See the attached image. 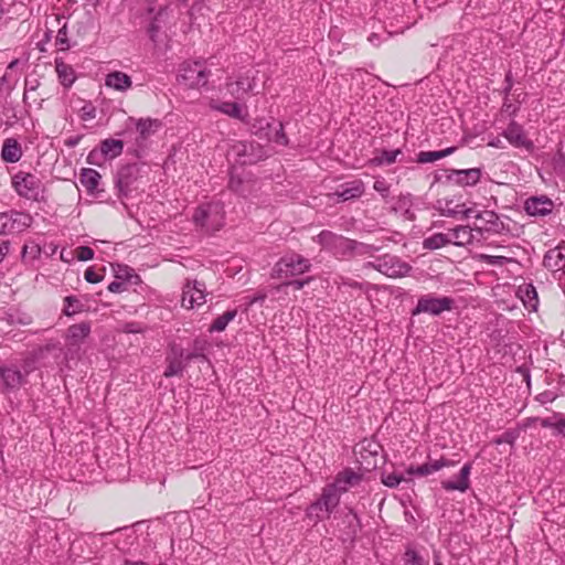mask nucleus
I'll return each mask as SVG.
<instances>
[{
  "mask_svg": "<svg viewBox=\"0 0 565 565\" xmlns=\"http://www.w3.org/2000/svg\"><path fill=\"white\" fill-rule=\"evenodd\" d=\"M519 110V108L516 106H514L508 97H504V102H503V105H502V111L509 114L510 116H514L516 114V111Z\"/></svg>",
  "mask_w": 565,
  "mask_h": 565,
  "instance_id": "680f3d73",
  "label": "nucleus"
},
{
  "mask_svg": "<svg viewBox=\"0 0 565 565\" xmlns=\"http://www.w3.org/2000/svg\"><path fill=\"white\" fill-rule=\"evenodd\" d=\"M256 73L253 70H248L245 73L239 74L236 79H228L226 88L228 93L235 99H244V97L250 93H254L256 87Z\"/></svg>",
  "mask_w": 565,
  "mask_h": 565,
  "instance_id": "9d476101",
  "label": "nucleus"
},
{
  "mask_svg": "<svg viewBox=\"0 0 565 565\" xmlns=\"http://www.w3.org/2000/svg\"><path fill=\"white\" fill-rule=\"evenodd\" d=\"M450 244L457 245V246H465L467 244H470L473 235H472V228L469 226L459 225L448 233Z\"/></svg>",
  "mask_w": 565,
  "mask_h": 565,
  "instance_id": "7c9ffc66",
  "label": "nucleus"
},
{
  "mask_svg": "<svg viewBox=\"0 0 565 565\" xmlns=\"http://www.w3.org/2000/svg\"><path fill=\"white\" fill-rule=\"evenodd\" d=\"M22 147L15 138L3 140L1 159L7 163H15L22 158Z\"/></svg>",
  "mask_w": 565,
  "mask_h": 565,
  "instance_id": "412c9836",
  "label": "nucleus"
},
{
  "mask_svg": "<svg viewBox=\"0 0 565 565\" xmlns=\"http://www.w3.org/2000/svg\"><path fill=\"white\" fill-rule=\"evenodd\" d=\"M55 70H56L60 83L64 87L70 88L76 79L75 71L73 70V67L64 62L56 61Z\"/></svg>",
  "mask_w": 565,
  "mask_h": 565,
  "instance_id": "72a5a7b5",
  "label": "nucleus"
},
{
  "mask_svg": "<svg viewBox=\"0 0 565 565\" xmlns=\"http://www.w3.org/2000/svg\"><path fill=\"white\" fill-rule=\"evenodd\" d=\"M86 282H100L104 277L95 271L94 267H89L85 270L84 275Z\"/></svg>",
  "mask_w": 565,
  "mask_h": 565,
  "instance_id": "13d9d810",
  "label": "nucleus"
},
{
  "mask_svg": "<svg viewBox=\"0 0 565 565\" xmlns=\"http://www.w3.org/2000/svg\"><path fill=\"white\" fill-rule=\"evenodd\" d=\"M504 83H505V86L503 88V94H504V97H509V95L512 90V87H513V77H512L511 71L507 72Z\"/></svg>",
  "mask_w": 565,
  "mask_h": 565,
  "instance_id": "bf43d9fd",
  "label": "nucleus"
},
{
  "mask_svg": "<svg viewBox=\"0 0 565 565\" xmlns=\"http://www.w3.org/2000/svg\"><path fill=\"white\" fill-rule=\"evenodd\" d=\"M373 189L379 192L384 199L390 194V185L385 180H376L373 184Z\"/></svg>",
  "mask_w": 565,
  "mask_h": 565,
  "instance_id": "6e6d98bb",
  "label": "nucleus"
},
{
  "mask_svg": "<svg viewBox=\"0 0 565 565\" xmlns=\"http://www.w3.org/2000/svg\"><path fill=\"white\" fill-rule=\"evenodd\" d=\"M452 201H446L445 207L440 209V214L448 217H457L461 210H459L460 205L451 207Z\"/></svg>",
  "mask_w": 565,
  "mask_h": 565,
  "instance_id": "864d4df0",
  "label": "nucleus"
},
{
  "mask_svg": "<svg viewBox=\"0 0 565 565\" xmlns=\"http://www.w3.org/2000/svg\"><path fill=\"white\" fill-rule=\"evenodd\" d=\"M401 154V150H382L379 156L372 159V162L376 166L392 164L396 161L397 156Z\"/></svg>",
  "mask_w": 565,
  "mask_h": 565,
  "instance_id": "c03bdc74",
  "label": "nucleus"
},
{
  "mask_svg": "<svg viewBox=\"0 0 565 565\" xmlns=\"http://www.w3.org/2000/svg\"><path fill=\"white\" fill-rule=\"evenodd\" d=\"M11 186L15 193L31 202H44L45 188L39 177L31 172L18 171L11 177Z\"/></svg>",
  "mask_w": 565,
  "mask_h": 565,
  "instance_id": "f03ea898",
  "label": "nucleus"
},
{
  "mask_svg": "<svg viewBox=\"0 0 565 565\" xmlns=\"http://www.w3.org/2000/svg\"><path fill=\"white\" fill-rule=\"evenodd\" d=\"M212 107L232 118L243 119L242 107L236 102H223V103H221L218 105H214Z\"/></svg>",
  "mask_w": 565,
  "mask_h": 565,
  "instance_id": "58836bf2",
  "label": "nucleus"
},
{
  "mask_svg": "<svg viewBox=\"0 0 565 565\" xmlns=\"http://www.w3.org/2000/svg\"><path fill=\"white\" fill-rule=\"evenodd\" d=\"M194 359H205L198 352H188L180 344L171 343L166 355V377L181 376L188 364Z\"/></svg>",
  "mask_w": 565,
  "mask_h": 565,
  "instance_id": "7ed1b4c3",
  "label": "nucleus"
},
{
  "mask_svg": "<svg viewBox=\"0 0 565 565\" xmlns=\"http://www.w3.org/2000/svg\"><path fill=\"white\" fill-rule=\"evenodd\" d=\"M99 150L106 159H115L124 151V142L119 139L107 138L100 141Z\"/></svg>",
  "mask_w": 565,
  "mask_h": 565,
  "instance_id": "c756f323",
  "label": "nucleus"
},
{
  "mask_svg": "<svg viewBox=\"0 0 565 565\" xmlns=\"http://www.w3.org/2000/svg\"><path fill=\"white\" fill-rule=\"evenodd\" d=\"M102 179L100 173L92 168L82 169L79 181L89 194L98 191V184Z\"/></svg>",
  "mask_w": 565,
  "mask_h": 565,
  "instance_id": "c85d7f7f",
  "label": "nucleus"
},
{
  "mask_svg": "<svg viewBox=\"0 0 565 565\" xmlns=\"http://www.w3.org/2000/svg\"><path fill=\"white\" fill-rule=\"evenodd\" d=\"M78 260L86 262L94 257V250L88 246H79L74 250Z\"/></svg>",
  "mask_w": 565,
  "mask_h": 565,
  "instance_id": "8fccbe9b",
  "label": "nucleus"
},
{
  "mask_svg": "<svg viewBox=\"0 0 565 565\" xmlns=\"http://www.w3.org/2000/svg\"><path fill=\"white\" fill-rule=\"evenodd\" d=\"M471 472V463H465L460 469L457 480H444L441 481L443 489L447 491H460L465 492L469 489L470 481L469 476Z\"/></svg>",
  "mask_w": 565,
  "mask_h": 565,
  "instance_id": "aec40b11",
  "label": "nucleus"
},
{
  "mask_svg": "<svg viewBox=\"0 0 565 565\" xmlns=\"http://www.w3.org/2000/svg\"><path fill=\"white\" fill-rule=\"evenodd\" d=\"M482 175L480 168L471 169H446L444 170V177L446 182L454 183L459 186H473L476 185Z\"/></svg>",
  "mask_w": 565,
  "mask_h": 565,
  "instance_id": "f8f14e48",
  "label": "nucleus"
},
{
  "mask_svg": "<svg viewBox=\"0 0 565 565\" xmlns=\"http://www.w3.org/2000/svg\"><path fill=\"white\" fill-rule=\"evenodd\" d=\"M311 263L299 254L286 255L275 265L271 274L273 279H288L309 271Z\"/></svg>",
  "mask_w": 565,
  "mask_h": 565,
  "instance_id": "20e7f679",
  "label": "nucleus"
},
{
  "mask_svg": "<svg viewBox=\"0 0 565 565\" xmlns=\"http://www.w3.org/2000/svg\"><path fill=\"white\" fill-rule=\"evenodd\" d=\"M551 164L557 175L565 178V154L561 149L552 157Z\"/></svg>",
  "mask_w": 565,
  "mask_h": 565,
  "instance_id": "49530a36",
  "label": "nucleus"
},
{
  "mask_svg": "<svg viewBox=\"0 0 565 565\" xmlns=\"http://www.w3.org/2000/svg\"><path fill=\"white\" fill-rule=\"evenodd\" d=\"M56 44L60 46V50H62V51L70 49L66 25L62 26L57 31Z\"/></svg>",
  "mask_w": 565,
  "mask_h": 565,
  "instance_id": "3c124183",
  "label": "nucleus"
},
{
  "mask_svg": "<svg viewBox=\"0 0 565 565\" xmlns=\"http://www.w3.org/2000/svg\"><path fill=\"white\" fill-rule=\"evenodd\" d=\"M276 120L273 119L271 121L265 119V118H257L252 124V132L262 140H267L270 138V135L273 132V128Z\"/></svg>",
  "mask_w": 565,
  "mask_h": 565,
  "instance_id": "473e14b6",
  "label": "nucleus"
},
{
  "mask_svg": "<svg viewBox=\"0 0 565 565\" xmlns=\"http://www.w3.org/2000/svg\"><path fill=\"white\" fill-rule=\"evenodd\" d=\"M316 241L323 248L339 256H349L354 253L367 254L379 250V248L373 245L360 243L327 230L321 231L317 235Z\"/></svg>",
  "mask_w": 565,
  "mask_h": 565,
  "instance_id": "f257e3e1",
  "label": "nucleus"
},
{
  "mask_svg": "<svg viewBox=\"0 0 565 565\" xmlns=\"http://www.w3.org/2000/svg\"><path fill=\"white\" fill-rule=\"evenodd\" d=\"M10 242L8 239H0V263L3 260L6 255L9 253Z\"/></svg>",
  "mask_w": 565,
  "mask_h": 565,
  "instance_id": "e2e57ef3",
  "label": "nucleus"
},
{
  "mask_svg": "<svg viewBox=\"0 0 565 565\" xmlns=\"http://www.w3.org/2000/svg\"><path fill=\"white\" fill-rule=\"evenodd\" d=\"M412 205H413L412 195L409 193H407V194H401L397 198V200L392 209L395 212H402L407 218L413 220L414 213L411 212Z\"/></svg>",
  "mask_w": 565,
  "mask_h": 565,
  "instance_id": "ea45409f",
  "label": "nucleus"
},
{
  "mask_svg": "<svg viewBox=\"0 0 565 565\" xmlns=\"http://www.w3.org/2000/svg\"><path fill=\"white\" fill-rule=\"evenodd\" d=\"M41 246L34 241H28L21 250V257L24 263H32L41 255Z\"/></svg>",
  "mask_w": 565,
  "mask_h": 565,
  "instance_id": "a19ab883",
  "label": "nucleus"
},
{
  "mask_svg": "<svg viewBox=\"0 0 565 565\" xmlns=\"http://www.w3.org/2000/svg\"><path fill=\"white\" fill-rule=\"evenodd\" d=\"M518 297L522 300L525 308L535 311L539 305L537 292L534 285H519Z\"/></svg>",
  "mask_w": 565,
  "mask_h": 565,
  "instance_id": "cd10ccee",
  "label": "nucleus"
},
{
  "mask_svg": "<svg viewBox=\"0 0 565 565\" xmlns=\"http://www.w3.org/2000/svg\"><path fill=\"white\" fill-rule=\"evenodd\" d=\"M65 307L63 309V312L71 317L78 312L84 311L85 305L75 296H67L65 299Z\"/></svg>",
  "mask_w": 565,
  "mask_h": 565,
  "instance_id": "79ce46f5",
  "label": "nucleus"
},
{
  "mask_svg": "<svg viewBox=\"0 0 565 565\" xmlns=\"http://www.w3.org/2000/svg\"><path fill=\"white\" fill-rule=\"evenodd\" d=\"M555 398V396L553 395V393H550V392H544L542 394H540L537 396V399L541 402V403H547V402H553Z\"/></svg>",
  "mask_w": 565,
  "mask_h": 565,
  "instance_id": "69168bd1",
  "label": "nucleus"
},
{
  "mask_svg": "<svg viewBox=\"0 0 565 565\" xmlns=\"http://www.w3.org/2000/svg\"><path fill=\"white\" fill-rule=\"evenodd\" d=\"M554 429L556 430L557 435L565 436V418H559L555 423Z\"/></svg>",
  "mask_w": 565,
  "mask_h": 565,
  "instance_id": "0e129e2a",
  "label": "nucleus"
},
{
  "mask_svg": "<svg viewBox=\"0 0 565 565\" xmlns=\"http://www.w3.org/2000/svg\"><path fill=\"white\" fill-rule=\"evenodd\" d=\"M90 329L92 326L88 321L72 324L67 329V341L71 345H79L90 334Z\"/></svg>",
  "mask_w": 565,
  "mask_h": 565,
  "instance_id": "393cba45",
  "label": "nucleus"
},
{
  "mask_svg": "<svg viewBox=\"0 0 565 565\" xmlns=\"http://www.w3.org/2000/svg\"><path fill=\"white\" fill-rule=\"evenodd\" d=\"M268 141H273L279 146L287 147L289 145V139L284 130V125L281 121H276L273 128V132Z\"/></svg>",
  "mask_w": 565,
  "mask_h": 565,
  "instance_id": "37998d69",
  "label": "nucleus"
},
{
  "mask_svg": "<svg viewBox=\"0 0 565 565\" xmlns=\"http://www.w3.org/2000/svg\"><path fill=\"white\" fill-rule=\"evenodd\" d=\"M33 217L26 212L11 210L0 213V235L21 233L31 226Z\"/></svg>",
  "mask_w": 565,
  "mask_h": 565,
  "instance_id": "0eeeda50",
  "label": "nucleus"
},
{
  "mask_svg": "<svg viewBox=\"0 0 565 565\" xmlns=\"http://www.w3.org/2000/svg\"><path fill=\"white\" fill-rule=\"evenodd\" d=\"M148 35L154 46H159L162 42V39L160 38V26L158 24V18L156 17L148 26Z\"/></svg>",
  "mask_w": 565,
  "mask_h": 565,
  "instance_id": "de8ad7c7",
  "label": "nucleus"
},
{
  "mask_svg": "<svg viewBox=\"0 0 565 565\" xmlns=\"http://www.w3.org/2000/svg\"><path fill=\"white\" fill-rule=\"evenodd\" d=\"M406 562L411 565H427L423 557L415 550H407L405 553Z\"/></svg>",
  "mask_w": 565,
  "mask_h": 565,
  "instance_id": "603ef678",
  "label": "nucleus"
},
{
  "mask_svg": "<svg viewBox=\"0 0 565 565\" xmlns=\"http://www.w3.org/2000/svg\"><path fill=\"white\" fill-rule=\"evenodd\" d=\"M377 270L390 278L405 277L412 267L396 256L386 255L379 259Z\"/></svg>",
  "mask_w": 565,
  "mask_h": 565,
  "instance_id": "ddd939ff",
  "label": "nucleus"
},
{
  "mask_svg": "<svg viewBox=\"0 0 565 565\" xmlns=\"http://www.w3.org/2000/svg\"><path fill=\"white\" fill-rule=\"evenodd\" d=\"M140 178V167L138 163H128L118 169L115 185L119 198H126L135 189V183Z\"/></svg>",
  "mask_w": 565,
  "mask_h": 565,
  "instance_id": "1a4fd4ad",
  "label": "nucleus"
},
{
  "mask_svg": "<svg viewBox=\"0 0 565 565\" xmlns=\"http://www.w3.org/2000/svg\"><path fill=\"white\" fill-rule=\"evenodd\" d=\"M456 147H449L439 151H422L418 153L417 162L419 163H428L434 162L436 160L443 159L451 153H454Z\"/></svg>",
  "mask_w": 565,
  "mask_h": 565,
  "instance_id": "e433bc0d",
  "label": "nucleus"
},
{
  "mask_svg": "<svg viewBox=\"0 0 565 565\" xmlns=\"http://www.w3.org/2000/svg\"><path fill=\"white\" fill-rule=\"evenodd\" d=\"M103 153L98 149H93L87 156V162L94 166H100L102 161L105 160Z\"/></svg>",
  "mask_w": 565,
  "mask_h": 565,
  "instance_id": "5fc2aeb1",
  "label": "nucleus"
},
{
  "mask_svg": "<svg viewBox=\"0 0 565 565\" xmlns=\"http://www.w3.org/2000/svg\"><path fill=\"white\" fill-rule=\"evenodd\" d=\"M362 475L353 471L352 469H344L339 472L333 483H331L339 493L347 492L350 488L360 484Z\"/></svg>",
  "mask_w": 565,
  "mask_h": 565,
  "instance_id": "f3484780",
  "label": "nucleus"
},
{
  "mask_svg": "<svg viewBox=\"0 0 565 565\" xmlns=\"http://www.w3.org/2000/svg\"><path fill=\"white\" fill-rule=\"evenodd\" d=\"M481 258L489 265L507 267L504 270L509 273H516L521 269V264L512 257L481 255Z\"/></svg>",
  "mask_w": 565,
  "mask_h": 565,
  "instance_id": "bb28decb",
  "label": "nucleus"
},
{
  "mask_svg": "<svg viewBox=\"0 0 565 565\" xmlns=\"http://www.w3.org/2000/svg\"><path fill=\"white\" fill-rule=\"evenodd\" d=\"M203 303H205L204 289L198 288L196 285H185L181 299L182 307L193 309L195 306H202Z\"/></svg>",
  "mask_w": 565,
  "mask_h": 565,
  "instance_id": "6ab92c4d",
  "label": "nucleus"
},
{
  "mask_svg": "<svg viewBox=\"0 0 565 565\" xmlns=\"http://www.w3.org/2000/svg\"><path fill=\"white\" fill-rule=\"evenodd\" d=\"M0 374L4 385L9 388L20 386L23 380L21 372L14 367H2Z\"/></svg>",
  "mask_w": 565,
  "mask_h": 565,
  "instance_id": "f704fd0d",
  "label": "nucleus"
},
{
  "mask_svg": "<svg viewBox=\"0 0 565 565\" xmlns=\"http://www.w3.org/2000/svg\"><path fill=\"white\" fill-rule=\"evenodd\" d=\"M553 209L554 202L546 195L531 196L524 203V210L531 216L548 215Z\"/></svg>",
  "mask_w": 565,
  "mask_h": 565,
  "instance_id": "2eb2a0df",
  "label": "nucleus"
},
{
  "mask_svg": "<svg viewBox=\"0 0 565 565\" xmlns=\"http://www.w3.org/2000/svg\"><path fill=\"white\" fill-rule=\"evenodd\" d=\"M454 306V299L450 297H434L431 295L423 296L418 299L416 307L413 309L412 315L429 313L438 316L444 311H450Z\"/></svg>",
  "mask_w": 565,
  "mask_h": 565,
  "instance_id": "6e6552de",
  "label": "nucleus"
},
{
  "mask_svg": "<svg viewBox=\"0 0 565 565\" xmlns=\"http://www.w3.org/2000/svg\"><path fill=\"white\" fill-rule=\"evenodd\" d=\"M475 217L480 221V225L475 228L478 233L486 231L501 234L509 231L508 226L494 211L486 210L478 212Z\"/></svg>",
  "mask_w": 565,
  "mask_h": 565,
  "instance_id": "4468645a",
  "label": "nucleus"
},
{
  "mask_svg": "<svg viewBox=\"0 0 565 565\" xmlns=\"http://www.w3.org/2000/svg\"><path fill=\"white\" fill-rule=\"evenodd\" d=\"M340 494L332 484H328L323 488L320 499L308 508V515L310 518L315 516L317 520L328 519L339 505Z\"/></svg>",
  "mask_w": 565,
  "mask_h": 565,
  "instance_id": "39448f33",
  "label": "nucleus"
},
{
  "mask_svg": "<svg viewBox=\"0 0 565 565\" xmlns=\"http://www.w3.org/2000/svg\"><path fill=\"white\" fill-rule=\"evenodd\" d=\"M129 120L135 122L136 130L138 131L140 138L143 140H146L150 136L154 135L162 127V122L159 119H153V118L134 119L132 117H130Z\"/></svg>",
  "mask_w": 565,
  "mask_h": 565,
  "instance_id": "4be33fe9",
  "label": "nucleus"
},
{
  "mask_svg": "<svg viewBox=\"0 0 565 565\" xmlns=\"http://www.w3.org/2000/svg\"><path fill=\"white\" fill-rule=\"evenodd\" d=\"M115 282H141L134 268L124 264H109Z\"/></svg>",
  "mask_w": 565,
  "mask_h": 565,
  "instance_id": "a878e982",
  "label": "nucleus"
},
{
  "mask_svg": "<svg viewBox=\"0 0 565 565\" xmlns=\"http://www.w3.org/2000/svg\"><path fill=\"white\" fill-rule=\"evenodd\" d=\"M503 136L514 147L525 148L526 150H532L534 147L533 142L526 138L522 126L515 121H511L509 124L507 129L503 131Z\"/></svg>",
  "mask_w": 565,
  "mask_h": 565,
  "instance_id": "dca6fc26",
  "label": "nucleus"
},
{
  "mask_svg": "<svg viewBox=\"0 0 565 565\" xmlns=\"http://www.w3.org/2000/svg\"><path fill=\"white\" fill-rule=\"evenodd\" d=\"M451 462L447 459H439V460H435L433 462H426L422 466H409L407 469H406V473L408 476H418V477H424V476H428L433 472H436V471H439L441 468L444 467H448L450 466Z\"/></svg>",
  "mask_w": 565,
  "mask_h": 565,
  "instance_id": "5701e85b",
  "label": "nucleus"
},
{
  "mask_svg": "<svg viewBox=\"0 0 565 565\" xmlns=\"http://www.w3.org/2000/svg\"><path fill=\"white\" fill-rule=\"evenodd\" d=\"M237 316V309L227 310L223 315L218 316L209 328L211 333L213 332H222L226 329L228 323L235 319Z\"/></svg>",
  "mask_w": 565,
  "mask_h": 565,
  "instance_id": "c9c22d12",
  "label": "nucleus"
},
{
  "mask_svg": "<svg viewBox=\"0 0 565 565\" xmlns=\"http://www.w3.org/2000/svg\"><path fill=\"white\" fill-rule=\"evenodd\" d=\"M364 183L361 180L343 183L333 193L339 201L345 202L353 199H359L364 193Z\"/></svg>",
  "mask_w": 565,
  "mask_h": 565,
  "instance_id": "a211bd4d",
  "label": "nucleus"
},
{
  "mask_svg": "<svg viewBox=\"0 0 565 565\" xmlns=\"http://www.w3.org/2000/svg\"><path fill=\"white\" fill-rule=\"evenodd\" d=\"M242 184H243V180L239 178V177H236L234 175L233 173H231L230 175V180H228V189L235 193H242Z\"/></svg>",
  "mask_w": 565,
  "mask_h": 565,
  "instance_id": "4d7b16f0",
  "label": "nucleus"
},
{
  "mask_svg": "<svg viewBox=\"0 0 565 565\" xmlns=\"http://www.w3.org/2000/svg\"><path fill=\"white\" fill-rule=\"evenodd\" d=\"M81 139H82V136L70 137L65 140V146H67L68 148H74L75 146H77L79 143Z\"/></svg>",
  "mask_w": 565,
  "mask_h": 565,
  "instance_id": "338daca9",
  "label": "nucleus"
},
{
  "mask_svg": "<svg viewBox=\"0 0 565 565\" xmlns=\"http://www.w3.org/2000/svg\"><path fill=\"white\" fill-rule=\"evenodd\" d=\"M448 244H450L449 235L444 233H435L423 241V247L430 250L438 249Z\"/></svg>",
  "mask_w": 565,
  "mask_h": 565,
  "instance_id": "4c0bfd02",
  "label": "nucleus"
},
{
  "mask_svg": "<svg viewBox=\"0 0 565 565\" xmlns=\"http://www.w3.org/2000/svg\"><path fill=\"white\" fill-rule=\"evenodd\" d=\"M516 439V435L513 431H505L500 438L495 440L497 444L507 443L513 445Z\"/></svg>",
  "mask_w": 565,
  "mask_h": 565,
  "instance_id": "052dcab7",
  "label": "nucleus"
},
{
  "mask_svg": "<svg viewBox=\"0 0 565 565\" xmlns=\"http://www.w3.org/2000/svg\"><path fill=\"white\" fill-rule=\"evenodd\" d=\"M212 209L213 207L211 205L207 207H203V206L198 207L193 214L194 223L203 228H206V230H210V228H212L213 231L220 230V227L222 226V223H217L215 225L213 223H210V220L212 216Z\"/></svg>",
  "mask_w": 565,
  "mask_h": 565,
  "instance_id": "2f4dec72",
  "label": "nucleus"
},
{
  "mask_svg": "<svg viewBox=\"0 0 565 565\" xmlns=\"http://www.w3.org/2000/svg\"><path fill=\"white\" fill-rule=\"evenodd\" d=\"M40 85H41V82L36 77H34V78H25L24 94H23V103L25 105H29V103H28L29 94L32 93V92H35L40 87Z\"/></svg>",
  "mask_w": 565,
  "mask_h": 565,
  "instance_id": "09e8293b",
  "label": "nucleus"
},
{
  "mask_svg": "<svg viewBox=\"0 0 565 565\" xmlns=\"http://www.w3.org/2000/svg\"><path fill=\"white\" fill-rule=\"evenodd\" d=\"M233 151L242 164H255L267 157L260 145L248 141H237L233 145Z\"/></svg>",
  "mask_w": 565,
  "mask_h": 565,
  "instance_id": "9b49d317",
  "label": "nucleus"
},
{
  "mask_svg": "<svg viewBox=\"0 0 565 565\" xmlns=\"http://www.w3.org/2000/svg\"><path fill=\"white\" fill-rule=\"evenodd\" d=\"M105 85L119 92H126L132 86L129 75L120 71H114L106 75Z\"/></svg>",
  "mask_w": 565,
  "mask_h": 565,
  "instance_id": "b1692460",
  "label": "nucleus"
},
{
  "mask_svg": "<svg viewBox=\"0 0 565 565\" xmlns=\"http://www.w3.org/2000/svg\"><path fill=\"white\" fill-rule=\"evenodd\" d=\"M210 74L201 61L184 62L180 67L178 81L190 88H199L207 84Z\"/></svg>",
  "mask_w": 565,
  "mask_h": 565,
  "instance_id": "423d86ee",
  "label": "nucleus"
},
{
  "mask_svg": "<svg viewBox=\"0 0 565 565\" xmlns=\"http://www.w3.org/2000/svg\"><path fill=\"white\" fill-rule=\"evenodd\" d=\"M411 480L412 479H406L403 475L396 472H383L381 477L382 483L388 488H397L401 484V482H408Z\"/></svg>",
  "mask_w": 565,
  "mask_h": 565,
  "instance_id": "a18cd8bd",
  "label": "nucleus"
},
{
  "mask_svg": "<svg viewBox=\"0 0 565 565\" xmlns=\"http://www.w3.org/2000/svg\"><path fill=\"white\" fill-rule=\"evenodd\" d=\"M126 286L127 285H108L107 289L109 292L120 294L127 289Z\"/></svg>",
  "mask_w": 565,
  "mask_h": 565,
  "instance_id": "774afa93",
  "label": "nucleus"
}]
</instances>
